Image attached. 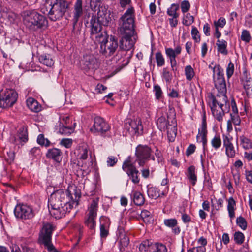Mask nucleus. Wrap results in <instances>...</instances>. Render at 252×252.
<instances>
[{
    "mask_svg": "<svg viewBox=\"0 0 252 252\" xmlns=\"http://www.w3.org/2000/svg\"><path fill=\"white\" fill-rule=\"evenodd\" d=\"M51 206L49 212L56 219H60L70 212L74 207L77 206L76 201L72 200V196L68 190L63 189L54 191L49 199V205ZM49 208H50L49 207Z\"/></svg>",
    "mask_w": 252,
    "mask_h": 252,
    "instance_id": "obj_1",
    "label": "nucleus"
},
{
    "mask_svg": "<svg viewBox=\"0 0 252 252\" xmlns=\"http://www.w3.org/2000/svg\"><path fill=\"white\" fill-rule=\"evenodd\" d=\"M134 9L127 8L119 20L118 32L121 36L119 48L124 51L130 50L134 46L131 37L134 32Z\"/></svg>",
    "mask_w": 252,
    "mask_h": 252,
    "instance_id": "obj_2",
    "label": "nucleus"
},
{
    "mask_svg": "<svg viewBox=\"0 0 252 252\" xmlns=\"http://www.w3.org/2000/svg\"><path fill=\"white\" fill-rule=\"evenodd\" d=\"M69 4L64 0H45L41 11L52 21L60 20L64 15Z\"/></svg>",
    "mask_w": 252,
    "mask_h": 252,
    "instance_id": "obj_3",
    "label": "nucleus"
},
{
    "mask_svg": "<svg viewBox=\"0 0 252 252\" xmlns=\"http://www.w3.org/2000/svg\"><path fill=\"white\" fill-rule=\"evenodd\" d=\"M23 22L26 27L32 32L42 29L48 25L46 17L35 10L25 11Z\"/></svg>",
    "mask_w": 252,
    "mask_h": 252,
    "instance_id": "obj_4",
    "label": "nucleus"
},
{
    "mask_svg": "<svg viewBox=\"0 0 252 252\" xmlns=\"http://www.w3.org/2000/svg\"><path fill=\"white\" fill-rule=\"evenodd\" d=\"M97 41L100 43V53L106 57L113 55L118 47L117 39L112 36L109 38L105 32L101 33Z\"/></svg>",
    "mask_w": 252,
    "mask_h": 252,
    "instance_id": "obj_5",
    "label": "nucleus"
},
{
    "mask_svg": "<svg viewBox=\"0 0 252 252\" xmlns=\"http://www.w3.org/2000/svg\"><path fill=\"white\" fill-rule=\"evenodd\" d=\"M55 229V226L52 224L45 223L43 224L40 232V239L49 252H59L56 250L51 242L52 232Z\"/></svg>",
    "mask_w": 252,
    "mask_h": 252,
    "instance_id": "obj_6",
    "label": "nucleus"
},
{
    "mask_svg": "<svg viewBox=\"0 0 252 252\" xmlns=\"http://www.w3.org/2000/svg\"><path fill=\"white\" fill-rule=\"evenodd\" d=\"M72 19L73 30L72 32L76 36L80 35L83 28V22H78L79 19L83 14L82 7V0H77L74 5Z\"/></svg>",
    "mask_w": 252,
    "mask_h": 252,
    "instance_id": "obj_7",
    "label": "nucleus"
},
{
    "mask_svg": "<svg viewBox=\"0 0 252 252\" xmlns=\"http://www.w3.org/2000/svg\"><path fill=\"white\" fill-rule=\"evenodd\" d=\"M18 94L13 89H6L0 92V107L7 108L12 107L16 102Z\"/></svg>",
    "mask_w": 252,
    "mask_h": 252,
    "instance_id": "obj_8",
    "label": "nucleus"
},
{
    "mask_svg": "<svg viewBox=\"0 0 252 252\" xmlns=\"http://www.w3.org/2000/svg\"><path fill=\"white\" fill-rule=\"evenodd\" d=\"M136 161L140 166H143L147 160L152 159L155 160L154 156L152 155V149L147 145H139L136 148Z\"/></svg>",
    "mask_w": 252,
    "mask_h": 252,
    "instance_id": "obj_9",
    "label": "nucleus"
},
{
    "mask_svg": "<svg viewBox=\"0 0 252 252\" xmlns=\"http://www.w3.org/2000/svg\"><path fill=\"white\" fill-rule=\"evenodd\" d=\"M110 126L100 117H96L94 119V123L90 130L94 133H97L98 134L102 136H109L108 132L110 129Z\"/></svg>",
    "mask_w": 252,
    "mask_h": 252,
    "instance_id": "obj_10",
    "label": "nucleus"
},
{
    "mask_svg": "<svg viewBox=\"0 0 252 252\" xmlns=\"http://www.w3.org/2000/svg\"><path fill=\"white\" fill-rule=\"evenodd\" d=\"M125 128L132 135H140L143 133V126L139 118L128 119L125 123Z\"/></svg>",
    "mask_w": 252,
    "mask_h": 252,
    "instance_id": "obj_11",
    "label": "nucleus"
},
{
    "mask_svg": "<svg viewBox=\"0 0 252 252\" xmlns=\"http://www.w3.org/2000/svg\"><path fill=\"white\" fill-rule=\"evenodd\" d=\"M122 169L133 183L137 184L139 183V171L129 159H127L124 162Z\"/></svg>",
    "mask_w": 252,
    "mask_h": 252,
    "instance_id": "obj_12",
    "label": "nucleus"
},
{
    "mask_svg": "<svg viewBox=\"0 0 252 252\" xmlns=\"http://www.w3.org/2000/svg\"><path fill=\"white\" fill-rule=\"evenodd\" d=\"M98 208L97 200H93L89 207L88 219L85 220V225L90 229L94 230L95 227V219L96 217Z\"/></svg>",
    "mask_w": 252,
    "mask_h": 252,
    "instance_id": "obj_13",
    "label": "nucleus"
},
{
    "mask_svg": "<svg viewBox=\"0 0 252 252\" xmlns=\"http://www.w3.org/2000/svg\"><path fill=\"white\" fill-rule=\"evenodd\" d=\"M14 213L17 218L22 219H31L34 216L32 209L26 204L17 205L14 209Z\"/></svg>",
    "mask_w": 252,
    "mask_h": 252,
    "instance_id": "obj_14",
    "label": "nucleus"
},
{
    "mask_svg": "<svg viewBox=\"0 0 252 252\" xmlns=\"http://www.w3.org/2000/svg\"><path fill=\"white\" fill-rule=\"evenodd\" d=\"M81 65L82 69L86 71H94L98 67L99 64L97 59L93 55L90 54L83 56Z\"/></svg>",
    "mask_w": 252,
    "mask_h": 252,
    "instance_id": "obj_15",
    "label": "nucleus"
},
{
    "mask_svg": "<svg viewBox=\"0 0 252 252\" xmlns=\"http://www.w3.org/2000/svg\"><path fill=\"white\" fill-rule=\"evenodd\" d=\"M226 94V93L218 92L216 96L211 94L210 98L212 99V102L210 106L217 107V105H218L220 108H222L225 105L226 110L229 111L230 105Z\"/></svg>",
    "mask_w": 252,
    "mask_h": 252,
    "instance_id": "obj_16",
    "label": "nucleus"
},
{
    "mask_svg": "<svg viewBox=\"0 0 252 252\" xmlns=\"http://www.w3.org/2000/svg\"><path fill=\"white\" fill-rule=\"evenodd\" d=\"M28 132L27 127L22 126L17 130L16 135L10 138L11 142L14 144H19L23 145L28 141Z\"/></svg>",
    "mask_w": 252,
    "mask_h": 252,
    "instance_id": "obj_17",
    "label": "nucleus"
},
{
    "mask_svg": "<svg viewBox=\"0 0 252 252\" xmlns=\"http://www.w3.org/2000/svg\"><path fill=\"white\" fill-rule=\"evenodd\" d=\"M97 15V19L100 21L104 26H108L112 20L110 11L108 10L107 6L105 5L99 6Z\"/></svg>",
    "mask_w": 252,
    "mask_h": 252,
    "instance_id": "obj_18",
    "label": "nucleus"
},
{
    "mask_svg": "<svg viewBox=\"0 0 252 252\" xmlns=\"http://www.w3.org/2000/svg\"><path fill=\"white\" fill-rule=\"evenodd\" d=\"M90 28H91V35H96L98 34V35L96 36V38L97 40L98 39L99 36H100L101 31L102 30V26L103 25L100 21H98V20L97 19L96 17L93 16L90 20Z\"/></svg>",
    "mask_w": 252,
    "mask_h": 252,
    "instance_id": "obj_19",
    "label": "nucleus"
},
{
    "mask_svg": "<svg viewBox=\"0 0 252 252\" xmlns=\"http://www.w3.org/2000/svg\"><path fill=\"white\" fill-rule=\"evenodd\" d=\"M232 137L223 135V144L225 148V153L227 157L233 158L235 156L236 151L231 141Z\"/></svg>",
    "mask_w": 252,
    "mask_h": 252,
    "instance_id": "obj_20",
    "label": "nucleus"
},
{
    "mask_svg": "<svg viewBox=\"0 0 252 252\" xmlns=\"http://www.w3.org/2000/svg\"><path fill=\"white\" fill-rule=\"evenodd\" d=\"M207 124L206 121V118L204 116L202 119V124L201 129L198 130V134L197 136V138H198L199 137H201V142H202L203 150L204 151L207 150L206 146L207 143Z\"/></svg>",
    "mask_w": 252,
    "mask_h": 252,
    "instance_id": "obj_21",
    "label": "nucleus"
},
{
    "mask_svg": "<svg viewBox=\"0 0 252 252\" xmlns=\"http://www.w3.org/2000/svg\"><path fill=\"white\" fill-rule=\"evenodd\" d=\"M46 157L47 158L59 163L62 160V152L60 149L58 148L49 149L46 154Z\"/></svg>",
    "mask_w": 252,
    "mask_h": 252,
    "instance_id": "obj_22",
    "label": "nucleus"
},
{
    "mask_svg": "<svg viewBox=\"0 0 252 252\" xmlns=\"http://www.w3.org/2000/svg\"><path fill=\"white\" fill-rule=\"evenodd\" d=\"M118 232L119 236V249L120 248H125L128 246L129 243V238L125 233L124 229L121 227H119Z\"/></svg>",
    "mask_w": 252,
    "mask_h": 252,
    "instance_id": "obj_23",
    "label": "nucleus"
},
{
    "mask_svg": "<svg viewBox=\"0 0 252 252\" xmlns=\"http://www.w3.org/2000/svg\"><path fill=\"white\" fill-rule=\"evenodd\" d=\"M164 224L166 226L172 228V232L175 234L178 235L181 232L180 227L177 226L178 222L176 219H168L164 220Z\"/></svg>",
    "mask_w": 252,
    "mask_h": 252,
    "instance_id": "obj_24",
    "label": "nucleus"
},
{
    "mask_svg": "<svg viewBox=\"0 0 252 252\" xmlns=\"http://www.w3.org/2000/svg\"><path fill=\"white\" fill-rule=\"evenodd\" d=\"M214 80L215 86L218 92L224 93L227 92L226 85L224 78H215Z\"/></svg>",
    "mask_w": 252,
    "mask_h": 252,
    "instance_id": "obj_25",
    "label": "nucleus"
},
{
    "mask_svg": "<svg viewBox=\"0 0 252 252\" xmlns=\"http://www.w3.org/2000/svg\"><path fill=\"white\" fill-rule=\"evenodd\" d=\"M27 105L33 112H38L41 110V105L33 98L30 97L27 100Z\"/></svg>",
    "mask_w": 252,
    "mask_h": 252,
    "instance_id": "obj_26",
    "label": "nucleus"
},
{
    "mask_svg": "<svg viewBox=\"0 0 252 252\" xmlns=\"http://www.w3.org/2000/svg\"><path fill=\"white\" fill-rule=\"evenodd\" d=\"M171 123L173 124L172 127L170 130L169 126L166 128L167 129V136L169 141L173 142L175 140V138L177 134V124H176V121L175 118L171 121Z\"/></svg>",
    "mask_w": 252,
    "mask_h": 252,
    "instance_id": "obj_27",
    "label": "nucleus"
},
{
    "mask_svg": "<svg viewBox=\"0 0 252 252\" xmlns=\"http://www.w3.org/2000/svg\"><path fill=\"white\" fill-rule=\"evenodd\" d=\"M187 177L192 186H195L197 181V176L195 174V168L190 166L187 169Z\"/></svg>",
    "mask_w": 252,
    "mask_h": 252,
    "instance_id": "obj_28",
    "label": "nucleus"
},
{
    "mask_svg": "<svg viewBox=\"0 0 252 252\" xmlns=\"http://www.w3.org/2000/svg\"><path fill=\"white\" fill-rule=\"evenodd\" d=\"M157 126L160 131H164L168 127L172 126L167 122L165 116L160 117L157 121Z\"/></svg>",
    "mask_w": 252,
    "mask_h": 252,
    "instance_id": "obj_29",
    "label": "nucleus"
},
{
    "mask_svg": "<svg viewBox=\"0 0 252 252\" xmlns=\"http://www.w3.org/2000/svg\"><path fill=\"white\" fill-rule=\"evenodd\" d=\"M39 61L41 63L49 67H51L54 63V62L50 55H39Z\"/></svg>",
    "mask_w": 252,
    "mask_h": 252,
    "instance_id": "obj_30",
    "label": "nucleus"
},
{
    "mask_svg": "<svg viewBox=\"0 0 252 252\" xmlns=\"http://www.w3.org/2000/svg\"><path fill=\"white\" fill-rule=\"evenodd\" d=\"M216 106H210L211 110L213 116L219 122H221L223 120V117L225 114V110L223 108H220L221 111H218L216 109Z\"/></svg>",
    "mask_w": 252,
    "mask_h": 252,
    "instance_id": "obj_31",
    "label": "nucleus"
},
{
    "mask_svg": "<svg viewBox=\"0 0 252 252\" xmlns=\"http://www.w3.org/2000/svg\"><path fill=\"white\" fill-rule=\"evenodd\" d=\"M227 44V42L225 40L218 39L216 43L218 51L223 55H226L228 54V51L226 49Z\"/></svg>",
    "mask_w": 252,
    "mask_h": 252,
    "instance_id": "obj_32",
    "label": "nucleus"
},
{
    "mask_svg": "<svg viewBox=\"0 0 252 252\" xmlns=\"http://www.w3.org/2000/svg\"><path fill=\"white\" fill-rule=\"evenodd\" d=\"M213 72V80L215 78H224L223 69L219 64L212 68Z\"/></svg>",
    "mask_w": 252,
    "mask_h": 252,
    "instance_id": "obj_33",
    "label": "nucleus"
},
{
    "mask_svg": "<svg viewBox=\"0 0 252 252\" xmlns=\"http://www.w3.org/2000/svg\"><path fill=\"white\" fill-rule=\"evenodd\" d=\"M144 198L143 195L139 191H135L133 193V201L137 206L142 205L144 203Z\"/></svg>",
    "mask_w": 252,
    "mask_h": 252,
    "instance_id": "obj_34",
    "label": "nucleus"
},
{
    "mask_svg": "<svg viewBox=\"0 0 252 252\" xmlns=\"http://www.w3.org/2000/svg\"><path fill=\"white\" fill-rule=\"evenodd\" d=\"M236 202L233 197H230L228 200L227 210L229 213V216L231 218H233L235 216L234 206Z\"/></svg>",
    "mask_w": 252,
    "mask_h": 252,
    "instance_id": "obj_35",
    "label": "nucleus"
},
{
    "mask_svg": "<svg viewBox=\"0 0 252 252\" xmlns=\"http://www.w3.org/2000/svg\"><path fill=\"white\" fill-rule=\"evenodd\" d=\"M59 126V132L61 134L68 135L73 132V128L64 126L63 124L60 123Z\"/></svg>",
    "mask_w": 252,
    "mask_h": 252,
    "instance_id": "obj_36",
    "label": "nucleus"
},
{
    "mask_svg": "<svg viewBox=\"0 0 252 252\" xmlns=\"http://www.w3.org/2000/svg\"><path fill=\"white\" fill-rule=\"evenodd\" d=\"M179 9L178 4H172L170 8L167 9V14L174 18H178L179 14L177 13V11Z\"/></svg>",
    "mask_w": 252,
    "mask_h": 252,
    "instance_id": "obj_37",
    "label": "nucleus"
},
{
    "mask_svg": "<svg viewBox=\"0 0 252 252\" xmlns=\"http://www.w3.org/2000/svg\"><path fill=\"white\" fill-rule=\"evenodd\" d=\"M194 21V19L193 16L191 15L190 13H188L184 16L183 18V24L185 26H189L191 25Z\"/></svg>",
    "mask_w": 252,
    "mask_h": 252,
    "instance_id": "obj_38",
    "label": "nucleus"
},
{
    "mask_svg": "<svg viewBox=\"0 0 252 252\" xmlns=\"http://www.w3.org/2000/svg\"><path fill=\"white\" fill-rule=\"evenodd\" d=\"M245 236L243 233L240 231L236 232L234 234V239L235 243L241 245L244 241Z\"/></svg>",
    "mask_w": 252,
    "mask_h": 252,
    "instance_id": "obj_39",
    "label": "nucleus"
},
{
    "mask_svg": "<svg viewBox=\"0 0 252 252\" xmlns=\"http://www.w3.org/2000/svg\"><path fill=\"white\" fill-rule=\"evenodd\" d=\"M37 142L39 145L41 146H45V147L49 146L50 144L49 140L47 138H45L43 134H40L38 136Z\"/></svg>",
    "mask_w": 252,
    "mask_h": 252,
    "instance_id": "obj_40",
    "label": "nucleus"
},
{
    "mask_svg": "<svg viewBox=\"0 0 252 252\" xmlns=\"http://www.w3.org/2000/svg\"><path fill=\"white\" fill-rule=\"evenodd\" d=\"M185 75L188 80L190 81L194 75V72L190 65H188L185 67Z\"/></svg>",
    "mask_w": 252,
    "mask_h": 252,
    "instance_id": "obj_41",
    "label": "nucleus"
},
{
    "mask_svg": "<svg viewBox=\"0 0 252 252\" xmlns=\"http://www.w3.org/2000/svg\"><path fill=\"white\" fill-rule=\"evenodd\" d=\"M211 145L215 149H218L221 145V140L219 135L215 136L211 140Z\"/></svg>",
    "mask_w": 252,
    "mask_h": 252,
    "instance_id": "obj_42",
    "label": "nucleus"
},
{
    "mask_svg": "<svg viewBox=\"0 0 252 252\" xmlns=\"http://www.w3.org/2000/svg\"><path fill=\"white\" fill-rule=\"evenodd\" d=\"M236 223L242 229H246L247 227V222L244 217L242 216L238 217L236 219Z\"/></svg>",
    "mask_w": 252,
    "mask_h": 252,
    "instance_id": "obj_43",
    "label": "nucleus"
},
{
    "mask_svg": "<svg viewBox=\"0 0 252 252\" xmlns=\"http://www.w3.org/2000/svg\"><path fill=\"white\" fill-rule=\"evenodd\" d=\"M147 193L148 196L152 198H157L160 196L158 189L153 187L150 188L148 189Z\"/></svg>",
    "mask_w": 252,
    "mask_h": 252,
    "instance_id": "obj_44",
    "label": "nucleus"
},
{
    "mask_svg": "<svg viewBox=\"0 0 252 252\" xmlns=\"http://www.w3.org/2000/svg\"><path fill=\"white\" fill-rule=\"evenodd\" d=\"M156 60L158 66H162L165 63L164 58L161 52H157L156 54Z\"/></svg>",
    "mask_w": 252,
    "mask_h": 252,
    "instance_id": "obj_45",
    "label": "nucleus"
},
{
    "mask_svg": "<svg viewBox=\"0 0 252 252\" xmlns=\"http://www.w3.org/2000/svg\"><path fill=\"white\" fill-rule=\"evenodd\" d=\"M191 35L193 40L196 42H198L200 40V36L199 32L197 29L195 27H192L191 30Z\"/></svg>",
    "mask_w": 252,
    "mask_h": 252,
    "instance_id": "obj_46",
    "label": "nucleus"
},
{
    "mask_svg": "<svg viewBox=\"0 0 252 252\" xmlns=\"http://www.w3.org/2000/svg\"><path fill=\"white\" fill-rule=\"evenodd\" d=\"M154 91L155 92L156 99H160L162 95V91L160 87L158 84L155 85L154 86Z\"/></svg>",
    "mask_w": 252,
    "mask_h": 252,
    "instance_id": "obj_47",
    "label": "nucleus"
},
{
    "mask_svg": "<svg viewBox=\"0 0 252 252\" xmlns=\"http://www.w3.org/2000/svg\"><path fill=\"white\" fill-rule=\"evenodd\" d=\"M151 244L147 240L143 241L139 245V251H141V252H146L148 250L149 247L151 246Z\"/></svg>",
    "mask_w": 252,
    "mask_h": 252,
    "instance_id": "obj_48",
    "label": "nucleus"
},
{
    "mask_svg": "<svg viewBox=\"0 0 252 252\" xmlns=\"http://www.w3.org/2000/svg\"><path fill=\"white\" fill-rule=\"evenodd\" d=\"M109 234V230L107 227L104 225L101 224L100 225V235L101 238H105Z\"/></svg>",
    "mask_w": 252,
    "mask_h": 252,
    "instance_id": "obj_49",
    "label": "nucleus"
},
{
    "mask_svg": "<svg viewBox=\"0 0 252 252\" xmlns=\"http://www.w3.org/2000/svg\"><path fill=\"white\" fill-rule=\"evenodd\" d=\"M231 121L235 125H240L241 124V119L238 113H231Z\"/></svg>",
    "mask_w": 252,
    "mask_h": 252,
    "instance_id": "obj_50",
    "label": "nucleus"
},
{
    "mask_svg": "<svg viewBox=\"0 0 252 252\" xmlns=\"http://www.w3.org/2000/svg\"><path fill=\"white\" fill-rule=\"evenodd\" d=\"M241 39L242 40L245 41L246 42H249L250 41L251 36L248 31L246 30H243L241 36Z\"/></svg>",
    "mask_w": 252,
    "mask_h": 252,
    "instance_id": "obj_51",
    "label": "nucleus"
},
{
    "mask_svg": "<svg viewBox=\"0 0 252 252\" xmlns=\"http://www.w3.org/2000/svg\"><path fill=\"white\" fill-rule=\"evenodd\" d=\"M214 24L215 28H223L226 24L225 19L223 17H220L218 21H215L214 22Z\"/></svg>",
    "mask_w": 252,
    "mask_h": 252,
    "instance_id": "obj_52",
    "label": "nucleus"
},
{
    "mask_svg": "<svg viewBox=\"0 0 252 252\" xmlns=\"http://www.w3.org/2000/svg\"><path fill=\"white\" fill-rule=\"evenodd\" d=\"M240 139L242 144H243V147L245 149H249L251 146V144L250 140L244 136H240Z\"/></svg>",
    "mask_w": 252,
    "mask_h": 252,
    "instance_id": "obj_53",
    "label": "nucleus"
},
{
    "mask_svg": "<svg viewBox=\"0 0 252 252\" xmlns=\"http://www.w3.org/2000/svg\"><path fill=\"white\" fill-rule=\"evenodd\" d=\"M15 157V153L13 151L9 150L7 152V155L5 156V160L8 163H11L13 161Z\"/></svg>",
    "mask_w": 252,
    "mask_h": 252,
    "instance_id": "obj_54",
    "label": "nucleus"
},
{
    "mask_svg": "<svg viewBox=\"0 0 252 252\" xmlns=\"http://www.w3.org/2000/svg\"><path fill=\"white\" fill-rule=\"evenodd\" d=\"M234 66L233 63L230 62L227 66L226 69V74L228 78H230L233 74Z\"/></svg>",
    "mask_w": 252,
    "mask_h": 252,
    "instance_id": "obj_55",
    "label": "nucleus"
},
{
    "mask_svg": "<svg viewBox=\"0 0 252 252\" xmlns=\"http://www.w3.org/2000/svg\"><path fill=\"white\" fill-rule=\"evenodd\" d=\"M181 8L182 12L186 13L190 8V3L187 0H183L181 3Z\"/></svg>",
    "mask_w": 252,
    "mask_h": 252,
    "instance_id": "obj_56",
    "label": "nucleus"
},
{
    "mask_svg": "<svg viewBox=\"0 0 252 252\" xmlns=\"http://www.w3.org/2000/svg\"><path fill=\"white\" fill-rule=\"evenodd\" d=\"M60 144L64 146L66 148L71 147L72 144V140L71 139H62L60 141Z\"/></svg>",
    "mask_w": 252,
    "mask_h": 252,
    "instance_id": "obj_57",
    "label": "nucleus"
},
{
    "mask_svg": "<svg viewBox=\"0 0 252 252\" xmlns=\"http://www.w3.org/2000/svg\"><path fill=\"white\" fill-rule=\"evenodd\" d=\"M163 77L166 82H169L171 81L172 76L171 74L168 71L166 68H164L163 70Z\"/></svg>",
    "mask_w": 252,
    "mask_h": 252,
    "instance_id": "obj_58",
    "label": "nucleus"
},
{
    "mask_svg": "<svg viewBox=\"0 0 252 252\" xmlns=\"http://www.w3.org/2000/svg\"><path fill=\"white\" fill-rule=\"evenodd\" d=\"M157 247V251L156 252H167V249L165 245L157 243H156Z\"/></svg>",
    "mask_w": 252,
    "mask_h": 252,
    "instance_id": "obj_59",
    "label": "nucleus"
},
{
    "mask_svg": "<svg viewBox=\"0 0 252 252\" xmlns=\"http://www.w3.org/2000/svg\"><path fill=\"white\" fill-rule=\"evenodd\" d=\"M118 1L120 6L124 9L131 3V0H118Z\"/></svg>",
    "mask_w": 252,
    "mask_h": 252,
    "instance_id": "obj_60",
    "label": "nucleus"
},
{
    "mask_svg": "<svg viewBox=\"0 0 252 252\" xmlns=\"http://www.w3.org/2000/svg\"><path fill=\"white\" fill-rule=\"evenodd\" d=\"M206 248L202 246H198L189 249L187 251V252H205Z\"/></svg>",
    "mask_w": 252,
    "mask_h": 252,
    "instance_id": "obj_61",
    "label": "nucleus"
},
{
    "mask_svg": "<svg viewBox=\"0 0 252 252\" xmlns=\"http://www.w3.org/2000/svg\"><path fill=\"white\" fill-rule=\"evenodd\" d=\"M165 52L167 56L170 58H176V54H175L174 50L171 48H166Z\"/></svg>",
    "mask_w": 252,
    "mask_h": 252,
    "instance_id": "obj_62",
    "label": "nucleus"
},
{
    "mask_svg": "<svg viewBox=\"0 0 252 252\" xmlns=\"http://www.w3.org/2000/svg\"><path fill=\"white\" fill-rule=\"evenodd\" d=\"M196 149V146L194 144H190L187 148L186 152V155L187 156H189L192 154H193Z\"/></svg>",
    "mask_w": 252,
    "mask_h": 252,
    "instance_id": "obj_63",
    "label": "nucleus"
},
{
    "mask_svg": "<svg viewBox=\"0 0 252 252\" xmlns=\"http://www.w3.org/2000/svg\"><path fill=\"white\" fill-rule=\"evenodd\" d=\"M117 162V158L114 157H108L107 158V165L109 166H113Z\"/></svg>",
    "mask_w": 252,
    "mask_h": 252,
    "instance_id": "obj_64",
    "label": "nucleus"
}]
</instances>
